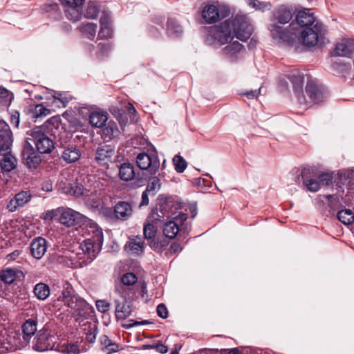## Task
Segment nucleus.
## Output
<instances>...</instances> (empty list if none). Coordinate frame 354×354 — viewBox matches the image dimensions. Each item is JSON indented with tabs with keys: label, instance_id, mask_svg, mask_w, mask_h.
<instances>
[{
	"label": "nucleus",
	"instance_id": "b1692460",
	"mask_svg": "<svg viewBox=\"0 0 354 354\" xmlns=\"http://www.w3.org/2000/svg\"><path fill=\"white\" fill-rule=\"evenodd\" d=\"M220 16L217 7L214 5L207 6L203 10V17L207 24L216 22Z\"/></svg>",
	"mask_w": 354,
	"mask_h": 354
},
{
	"label": "nucleus",
	"instance_id": "a878e982",
	"mask_svg": "<svg viewBox=\"0 0 354 354\" xmlns=\"http://www.w3.org/2000/svg\"><path fill=\"white\" fill-rule=\"evenodd\" d=\"M310 173V168H304L301 174V178L304 180V184L306 186L308 189L313 192H316L320 189L319 182L315 179L307 180V176Z\"/></svg>",
	"mask_w": 354,
	"mask_h": 354
},
{
	"label": "nucleus",
	"instance_id": "423d86ee",
	"mask_svg": "<svg viewBox=\"0 0 354 354\" xmlns=\"http://www.w3.org/2000/svg\"><path fill=\"white\" fill-rule=\"evenodd\" d=\"M28 140L34 142L37 150L40 153H50L55 148V143L40 128L30 131Z\"/></svg>",
	"mask_w": 354,
	"mask_h": 354
},
{
	"label": "nucleus",
	"instance_id": "4468645a",
	"mask_svg": "<svg viewBox=\"0 0 354 354\" xmlns=\"http://www.w3.org/2000/svg\"><path fill=\"white\" fill-rule=\"evenodd\" d=\"M306 92L310 101L308 103H319L324 98V94L322 89L313 82H308L306 86Z\"/></svg>",
	"mask_w": 354,
	"mask_h": 354
},
{
	"label": "nucleus",
	"instance_id": "1a4fd4ad",
	"mask_svg": "<svg viewBox=\"0 0 354 354\" xmlns=\"http://www.w3.org/2000/svg\"><path fill=\"white\" fill-rule=\"evenodd\" d=\"M22 156L26 165L31 169L37 168L41 162L40 156L27 140L22 151Z\"/></svg>",
	"mask_w": 354,
	"mask_h": 354
},
{
	"label": "nucleus",
	"instance_id": "4d7b16f0",
	"mask_svg": "<svg viewBox=\"0 0 354 354\" xmlns=\"http://www.w3.org/2000/svg\"><path fill=\"white\" fill-rule=\"evenodd\" d=\"M218 353L220 354H242L241 351L237 348L232 349H221L218 350Z\"/></svg>",
	"mask_w": 354,
	"mask_h": 354
},
{
	"label": "nucleus",
	"instance_id": "680f3d73",
	"mask_svg": "<svg viewBox=\"0 0 354 354\" xmlns=\"http://www.w3.org/2000/svg\"><path fill=\"white\" fill-rule=\"evenodd\" d=\"M156 351L162 354H165V353H167L168 348L166 345L163 344L161 342L158 341Z\"/></svg>",
	"mask_w": 354,
	"mask_h": 354
},
{
	"label": "nucleus",
	"instance_id": "de8ad7c7",
	"mask_svg": "<svg viewBox=\"0 0 354 354\" xmlns=\"http://www.w3.org/2000/svg\"><path fill=\"white\" fill-rule=\"evenodd\" d=\"M86 257H87V255H86L84 252H77L76 254V257H74V260H76V262L75 263V266L84 267L87 266L88 264H83V262L86 260Z\"/></svg>",
	"mask_w": 354,
	"mask_h": 354
},
{
	"label": "nucleus",
	"instance_id": "a211bd4d",
	"mask_svg": "<svg viewBox=\"0 0 354 354\" xmlns=\"http://www.w3.org/2000/svg\"><path fill=\"white\" fill-rule=\"evenodd\" d=\"M354 52V41L344 39L336 44L335 55L338 56L349 57Z\"/></svg>",
	"mask_w": 354,
	"mask_h": 354
},
{
	"label": "nucleus",
	"instance_id": "aec40b11",
	"mask_svg": "<svg viewBox=\"0 0 354 354\" xmlns=\"http://www.w3.org/2000/svg\"><path fill=\"white\" fill-rule=\"evenodd\" d=\"M145 243L142 238L136 236L130 238L129 242L125 245V249L133 254L139 255L143 252Z\"/></svg>",
	"mask_w": 354,
	"mask_h": 354
},
{
	"label": "nucleus",
	"instance_id": "c03bdc74",
	"mask_svg": "<svg viewBox=\"0 0 354 354\" xmlns=\"http://www.w3.org/2000/svg\"><path fill=\"white\" fill-rule=\"evenodd\" d=\"M243 46L237 41L230 43L227 46L224 48V51L226 54L234 55L239 52Z\"/></svg>",
	"mask_w": 354,
	"mask_h": 354
},
{
	"label": "nucleus",
	"instance_id": "e2e57ef3",
	"mask_svg": "<svg viewBox=\"0 0 354 354\" xmlns=\"http://www.w3.org/2000/svg\"><path fill=\"white\" fill-rule=\"evenodd\" d=\"M111 340L106 335H102L100 337V343L102 346V350H105L106 347L110 345Z\"/></svg>",
	"mask_w": 354,
	"mask_h": 354
},
{
	"label": "nucleus",
	"instance_id": "cd10ccee",
	"mask_svg": "<svg viewBox=\"0 0 354 354\" xmlns=\"http://www.w3.org/2000/svg\"><path fill=\"white\" fill-rule=\"evenodd\" d=\"M107 120V113L105 112H93L89 117L90 124L97 128L104 127Z\"/></svg>",
	"mask_w": 354,
	"mask_h": 354
},
{
	"label": "nucleus",
	"instance_id": "774afa93",
	"mask_svg": "<svg viewBox=\"0 0 354 354\" xmlns=\"http://www.w3.org/2000/svg\"><path fill=\"white\" fill-rule=\"evenodd\" d=\"M181 250L180 245L177 243H174L170 246V251L173 254H176Z\"/></svg>",
	"mask_w": 354,
	"mask_h": 354
},
{
	"label": "nucleus",
	"instance_id": "6e6d98bb",
	"mask_svg": "<svg viewBox=\"0 0 354 354\" xmlns=\"http://www.w3.org/2000/svg\"><path fill=\"white\" fill-rule=\"evenodd\" d=\"M129 324H127L124 325V327L125 328H127V329H129V328H131L132 327L138 326H140V325L149 324L151 323L150 322L147 321V320H144V321H142V322L129 320Z\"/></svg>",
	"mask_w": 354,
	"mask_h": 354
},
{
	"label": "nucleus",
	"instance_id": "ea45409f",
	"mask_svg": "<svg viewBox=\"0 0 354 354\" xmlns=\"http://www.w3.org/2000/svg\"><path fill=\"white\" fill-rule=\"evenodd\" d=\"M173 162L175 166V169L178 173L183 172L187 165L186 160L179 155L174 157Z\"/></svg>",
	"mask_w": 354,
	"mask_h": 354
},
{
	"label": "nucleus",
	"instance_id": "473e14b6",
	"mask_svg": "<svg viewBox=\"0 0 354 354\" xmlns=\"http://www.w3.org/2000/svg\"><path fill=\"white\" fill-rule=\"evenodd\" d=\"M34 293L39 299L44 300L50 295V288L46 284L39 283L35 286Z\"/></svg>",
	"mask_w": 354,
	"mask_h": 354
},
{
	"label": "nucleus",
	"instance_id": "4c0bfd02",
	"mask_svg": "<svg viewBox=\"0 0 354 354\" xmlns=\"http://www.w3.org/2000/svg\"><path fill=\"white\" fill-rule=\"evenodd\" d=\"M167 29L169 34L179 36L183 32L182 27L174 19H169L167 21Z\"/></svg>",
	"mask_w": 354,
	"mask_h": 354
},
{
	"label": "nucleus",
	"instance_id": "9b49d317",
	"mask_svg": "<svg viewBox=\"0 0 354 354\" xmlns=\"http://www.w3.org/2000/svg\"><path fill=\"white\" fill-rule=\"evenodd\" d=\"M32 197V194L29 190L21 191L10 200L7 205V209L9 212H14L19 207H24L29 203Z\"/></svg>",
	"mask_w": 354,
	"mask_h": 354
},
{
	"label": "nucleus",
	"instance_id": "f03ea898",
	"mask_svg": "<svg viewBox=\"0 0 354 354\" xmlns=\"http://www.w3.org/2000/svg\"><path fill=\"white\" fill-rule=\"evenodd\" d=\"M297 24H290L288 29L278 25H272L270 32L274 39L278 42H288L292 44L297 37V33L293 32L297 30L296 26L299 25L300 28H304L315 25V17L310 10L305 9L299 11L296 17Z\"/></svg>",
	"mask_w": 354,
	"mask_h": 354
},
{
	"label": "nucleus",
	"instance_id": "393cba45",
	"mask_svg": "<svg viewBox=\"0 0 354 354\" xmlns=\"http://www.w3.org/2000/svg\"><path fill=\"white\" fill-rule=\"evenodd\" d=\"M134 167L131 163H123L119 167V176L122 180L129 181L135 177Z\"/></svg>",
	"mask_w": 354,
	"mask_h": 354
},
{
	"label": "nucleus",
	"instance_id": "e433bc0d",
	"mask_svg": "<svg viewBox=\"0 0 354 354\" xmlns=\"http://www.w3.org/2000/svg\"><path fill=\"white\" fill-rule=\"evenodd\" d=\"M103 134L109 138L118 136L119 134V130L116 123L114 122H108L106 127L103 129Z\"/></svg>",
	"mask_w": 354,
	"mask_h": 354
},
{
	"label": "nucleus",
	"instance_id": "6ab92c4d",
	"mask_svg": "<svg viewBox=\"0 0 354 354\" xmlns=\"http://www.w3.org/2000/svg\"><path fill=\"white\" fill-rule=\"evenodd\" d=\"M114 212L118 219L124 221L131 216L132 207L129 203L120 201L115 205Z\"/></svg>",
	"mask_w": 354,
	"mask_h": 354
},
{
	"label": "nucleus",
	"instance_id": "69168bd1",
	"mask_svg": "<svg viewBox=\"0 0 354 354\" xmlns=\"http://www.w3.org/2000/svg\"><path fill=\"white\" fill-rule=\"evenodd\" d=\"M148 193L149 192H147L145 189V192H142V201L140 203V206L142 205H147L149 204V198H148Z\"/></svg>",
	"mask_w": 354,
	"mask_h": 354
},
{
	"label": "nucleus",
	"instance_id": "338daca9",
	"mask_svg": "<svg viewBox=\"0 0 354 354\" xmlns=\"http://www.w3.org/2000/svg\"><path fill=\"white\" fill-rule=\"evenodd\" d=\"M19 254L20 252L16 250L12 253L8 254L6 259H8V261H14L19 257Z\"/></svg>",
	"mask_w": 354,
	"mask_h": 354
},
{
	"label": "nucleus",
	"instance_id": "49530a36",
	"mask_svg": "<svg viewBox=\"0 0 354 354\" xmlns=\"http://www.w3.org/2000/svg\"><path fill=\"white\" fill-rule=\"evenodd\" d=\"M137 280L136 275L132 272L126 273L121 278L122 283L125 286H132L136 283Z\"/></svg>",
	"mask_w": 354,
	"mask_h": 354
},
{
	"label": "nucleus",
	"instance_id": "09e8293b",
	"mask_svg": "<svg viewBox=\"0 0 354 354\" xmlns=\"http://www.w3.org/2000/svg\"><path fill=\"white\" fill-rule=\"evenodd\" d=\"M261 88H259L258 90L241 91L240 92V95L242 96H246L248 99L257 98L261 93Z\"/></svg>",
	"mask_w": 354,
	"mask_h": 354
},
{
	"label": "nucleus",
	"instance_id": "c85d7f7f",
	"mask_svg": "<svg viewBox=\"0 0 354 354\" xmlns=\"http://www.w3.org/2000/svg\"><path fill=\"white\" fill-rule=\"evenodd\" d=\"M19 271L14 268H7L0 272V279L6 284H12L16 280Z\"/></svg>",
	"mask_w": 354,
	"mask_h": 354
},
{
	"label": "nucleus",
	"instance_id": "c9c22d12",
	"mask_svg": "<svg viewBox=\"0 0 354 354\" xmlns=\"http://www.w3.org/2000/svg\"><path fill=\"white\" fill-rule=\"evenodd\" d=\"M80 30L88 39H93L96 34L97 25L93 23L82 24Z\"/></svg>",
	"mask_w": 354,
	"mask_h": 354
},
{
	"label": "nucleus",
	"instance_id": "ddd939ff",
	"mask_svg": "<svg viewBox=\"0 0 354 354\" xmlns=\"http://www.w3.org/2000/svg\"><path fill=\"white\" fill-rule=\"evenodd\" d=\"M12 145V132L9 125L3 120H0V146L1 151L10 149Z\"/></svg>",
	"mask_w": 354,
	"mask_h": 354
},
{
	"label": "nucleus",
	"instance_id": "603ef678",
	"mask_svg": "<svg viewBox=\"0 0 354 354\" xmlns=\"http://www.w3.org/2000/svg\"><path fill=\"white\" fill-rule=\"evenodd\" d=\"M98 12V10L95 6H89L87 8L85 15L87 18L95 19L97 17Z\"/></svg>",
	"mask_w": 354,
	"mask_h": 354
},
{
	"label": "nucleus",
	"instance_id": "72a5a7b5",
	"mask_svg": "<svg viewBox=\"0 0 354 354\" xmlns=\"http://www.w3.org/2000/svg\"><path fill=\"white\" fill-rule=\"evenodd\" d=\"M337 218L343 224L348 225L354 221V213L349 209H345L337 213Z\"/></svg>",
	"mask_w": 354,
	"mask_h": 354
},
{
	"label": "nucleus",
	"instance_id": "7c9ffc66",
	"mask_svg": "<svg viewBox=\"0 0 354 354\" xmlns=\"http://www.w3.org/2000/svg\"><path fill=\"white\" fill-rule=\"evenodd\" d=\"M64 303L70 308L80 313L81 307L85 304V301L75 294Z\"/></svg>",
	"mask_w": 354,
	"mask_h": 354
},
{
	"label": "nucleus",
	"instance_id": "a18cd8bd",
	"mask_svg": "<svg viewBox=\"0 0 354 354\" xmlns=\"http://www.w3.org/2000/svg\"><path fill=\"white\" fill-rule=\"evenodd\" d=\"M50 113V111L42 104H37L33 109V114L36 118L44 117Z\"/></svg>",
	"mask_w": 354,
	"mask_h": 354
},
{
	"label": "nucleus",
	"instance_id": "c756f323",
	"mask_svg": "<svg viewBox=\"0 0 354 354\" xmlns=\"http://www.w3.org/2000/svg\"><path fill=\"white\" fill-rule=\"evenodd\" d=\"M332 69L336 75L346 77L350 75L351 66L350 64L345 63L335 62L333 64Z\"/></svg>",
	"mask_w": 354,
	"mask_h": 354
},
{
	"label": "nucleus",
	"instance_id": "dca6fc26",
	"mask_svg": "<svg viewBox=\"0 0 354 354\" xmlns=\"http://www.w3.org/2000/svg\"><path fill=\"white\" fill-rule=\"evenodd\" d=\"M59 189L66 194H69L75 197L83 196L86 193V189L83 185L77 182L73 183H66L61 182L59 183Z\"/></svg>",
	"mask_w": 354,
	"mask_h": 354
},
{
	"label": "nucleus",
	"instance_id": "864d4df0",
	"mask_svg": "<svg viewBox=\"0 0 354 354\" xmlns=\"http://www.w3.org/2000/svg\"><path fill=\"white\" fill-rule=\"evenodd\" d=\"M157 313L159 317L161 318L165 319L168 316L167 308L165 305L163 304H160L157 306Z\"/></svg>",
	"mask_w": 354,
	"mask_h": 354
},
{
	"label": "nucleus",
	"instance_id": "3c124183",
	"mask_svg": "<svg viewBox=\"0 0 354 354\" xmlns=\"http://www.w3.org/2000/svg\"><path fill=\"white\" fill-rule=\"evenodd\" d=\"M332 179L333 177L330 174L328 173H323L319 176L318 181L319 182L320 185L322 184L325 185H328L331 183Z\"/></svg>",
	"mask_w": 354,
	"mask_h": 354
},
{
	"label": "nucleus",
	"instance_id": "13d9d810",
	"mask_svg": "<svg viewBox=\"0 0 354 354\" xmlns=\"http://www.w3.org/2000/svg\"><path fill=\"white\" fill-rule=\"evenodd\" d=\"M106 351L107 354H111L112 353H115L119 351V346L113 342H111L110 345H109L105 349Z\"/></svg>",
	"mask_w": 354,
	"mask_h": 354
},
{
	"label": "nucleus",
	"instance_id": "58836bf2",
	"mask_svg": "<svg viewBox=\"0 0 354 354\" xmlns=\"http://www.w3.org/2000/svg\"><path fill=\"white\" fill-rule=\"evenodd\" d=\"M292 17V14L290 10L281 8L278 12L277 19L280 24H285L288 23Z\"/></svg>",
	"mask_w": 354,
	"mask_h": 354
},
{
	"label": "nucleus",
	"instance_id": "6e6552de",
	"mask_svg": "<svg viewBox=\"0 0 354 354\" xmlns=\"http://www.w3.org/2000/svg\"><path fill=\"white\" fill-rule=\"evenodd\" d=\"M288 79L292 84L293 90L299 103L301 105H307L308 100L303 92L304 75L299 71L295 70L288 75Z\"/></svg>",
	"mask_w": 354,
	"mask_h": 354
},
{
	"label": "nucleus",
	"instance_id": "2f4dec72",
	"mask_svg": "<svg viewBox=\"0 0 354 354\" xmlns=\"http://www.w3.org/2000/svg\"><path fill=\"white\" fill-rule=\"evenodd\" d=\"M65 12L66 17L73 21H77L81 19L82 15V6H80L78 8L67 7L65 8Z\"/></svg>",
	"mask_w": 354,
	"mask_h": 354
},
{
	"label": "nucleus",
	"instance_id": "7ed1b4c3",
	"mask_svg": "<svg viewBox=\"0 0 354 354\" xmlns=\"http://www.w3.org/2000/svg\"><path fill=\"white\" fill-rule=\"evenodd\" d=\"M172 207L173 204L166 203L165 205L160 209L162 215L158 214L159 216H165L167 219L171 218V220L165 222L162 229L163 234L169 239H174L176 237L180 230V225H182L187 218L185 214L180 212L176 214V213L170 212Z\"/></svg>",
	"mask_w": 354,
	"mask_h": 354
},
{
	"label": "nucleus",
	"instance_id": "2eb2a0df",
	"mask_svg": "<svg viewBox=\"0 0 354 354\" xmlns=\"http://www.w3.org/2000/svg\"><path fill=\"white\" fill-rule=\"evenodd\" d=\"M47 250V241L42 237H37L32 240L30 244L32 256L37 259H41Z\"/></svg>",
	"mask_w": 354,
	"mask_h": 354
},
{
	"label": "nucleus",
	"instance_id": "bf43d9fd",
	"mask_svg": "<svg viewBox=\"0 0 354 354\" xmlns=\"http://www.w3.org/2000/svg\"><path fill=\"white\" fill-rule=\"evenodd\" d=\"M19 113L18 111H15L12 115L10 118V122L12 124L15 125L16 127H18L19 124Z\"/></svg>",
	"mask_w": 354,
	"mask_h": 354
},
{
	"label": "nucleus",
	"instance_id": "20e7f679",
	"mask_svg": "<svg viewBox=\"0 0 354 354\" xmlns=\"http://www.w3.org/2000/svg\"><path fill=\"white\" fill-rule=\"evenodd\" d=\"M93 235L91 238L84 240L80 245V250L84 252L87 257L83 264L90 263L97 255L103 243V234L102 230L96 225L91 226Z\"/></svg>",
	"mask_w": 354,
	"mask_h": 354
},
{
	"label": "nucleus",
	"instance_id": "39448f33",
	"mask_svg": "<svg viewBox=\"0 0 354 354\" xmlns=\"http://www.w3.org/2000/svg\"><path fill=\"white\" fill-rule=\"evenodd\" d=\"M324 27L322 24L316 22L315 25L302 28L301 30H295L300 34L301 42L306 46H315L322 39L324 35Z\"/></svg>",
	"mask_w": 354,
	"mask_h": 354
},
{
	"label": "nucleus",
	"instance_id": "0e129e2a",
	"mask_svg": "<svg viewBox=\"0 0 354 354\" xmlns=\"http://www.w3.org/2000/svg\"><path fill=\"white\" fill-rule=\"evenodd\" d=\"M58 214L57 209V210H50L48 211L45 213V216L44 218L45 220H53L55 216H56Z\"/></svg>",
	"mask_w": 354,
	"mask_h": 354
},
{
	"label": "nucleus",
	"instance_id": "8fccbe9b",
	"mask_svg": "<svg viewBox=\"0 0 354 354\" xmlns=\"http://www.w3.org/2000/svg\"><path fill=\"white\" fill-rule=\"evenodd\" d=\"M62 3L65 8L73 6L78 8L80 6H83L84 0H62Z\"/></svg>",
	"mask_w": 354,
	"mask_h": 354
},
{
	"label": "nucleus",
	"instance_id": "4be33fe9",
	"mask_svg": "<svg viewBox=\"0 0 354 354\" xmlns=\"http://www.w3.org/2000/svg\"><path fill=\"white\" fill-rule=\"evenodd\" d=\"M101 28L99 32V37L101 39H107L111 37V21L109 15L105 14L100 18Z\"/></svg>",
	"mask_w": 354,
	"mask_h": 354
},
{
	"label": "nucleus",
	"instance_id": "79ce46f5",
	"mask_svg": "<svg viewBox=\"0 0 354 354\" xmlns=\"http://www.w3.org/2000/svg\"><path fill=\"white\" fill-rule=\"evenodd\" d=\"M97 47L98 50L97 51L96 55L100 58L107 56L111 50V46L109 43L100 42L98 44Z\"/></svg>",
	"mask_w": 354,
	"mask_h": 354
},
{
	"label": "nucleus",
	"instance_id": "a19ab883",
	"mask_svg": "<svg viewBox=\"0 0 354 354\" xmlns=\"http://www.w3.org/2000/svg\"><path fill=\"white\" fill-rule=\"evenodd\" d=\"M160 187V179L157 176H152L149 180V183L146 188L147 192L149 193L155 194L157 189Z\"/></svg>",
	"mask_w": 354,
	"mask_h": 354
},
{
	"label": "nucleus",
	"instance_id": "f704fd0d",
	"mask_svg": "<svg viewBox=\"0 0 354 354\" xmlns=\"http://www.w3.org/2000/svg\"><path fill=\"white\" fill-rule=\"evenodd\" d=\"M129 306L125 304L116 301L115 315L118 319H124L130 315Z\"/></svg>",
	"mask_w": 354,
	"mask_h": 354
},
{
	"label": "nucleus",
	"instance_id": "052dcab7",
	"mask_svg": "<svg viewBox=\"0 0 354 354\" xmlns=\"http://www.w3.org/2000/svg\"><path fill=\"white\" fill-rule=\"evenodd\" d=\"M218 349L216 348H202L199 350L196 354H218Z\"/></svg>",
	"mask_w": 354,
	"mask_h": 354
},
{
	"label": "nucleus",
	"instance_id": "0eeeda50",
	"mask_svg": "<svg viewBox=\"0 0 354 354\" xmlns=\"http://www.w3.org/2000/svg\"><path fill=\"white\" fill-rule=\"evenodd\" d=\"M57 212L59 214V222L67 227H71L79 224L85 218V217L82 214L71 208H58Z\"/></svg>",
	"mask_w": 354,
	"mask_h": 354
},
{
	"label": "nucleus",
	"instance_id": "bb28decb",
	"mask_svg": "<svg viewBox=\"0 0 354 354\" xmlns=\"http://www.w3.org/2000/svg\"><path fill=\"white\" fill-rule=\"evenodd\" d=\"M81 157V153L76 147H68L62 152V158L67 163H73L77 161Z\"/></svg>",
	"mask_w": 354,
	"mask_h": 354
},
{
	"label": "nucleus",
	"instance_id": "f8f14e48",
	"mask_svg": "<svg viewBox=\"0 0 354 354\" xmlns=\"http://www.w3.org/2000/svg\"><path fill=\"white\" fill-rule=\"evenodd\" d=\"M115 150L109 145L98 147L95 152V160L100 165H106L112 162Z\"/></svg>",
	"mask_w": 354,
	"mask_h": 354
},
{
	"label": "nucleus",
	"instance_id": "5701e85b",
	"mask_svg": "<svg viewBox=\"0 0 354 354\" xmlns=\"http://www.w3.org/2000/svg\"><path fill=\"white\" fill-rule=\"evenodd\" d=\"M37 322L34 319H27L22 325V331L24 333V339L28 343L29 339L33 336L37 331Z\"/></svg>",
	"mask_w": 354,
	"mask_h": 354
},
{
	"label": "nucleus",
	"instance_id": "37998d69",
	"mask_svg": "<svg viewBox=\"0 0 354 354\" xmlns=\"http://www.w3.org/2000/svg\"><path fill=\"white\" fill-rule=\"evenodd\" d=\"M74 295L75 292L73 288L70 283L66 282L64 285V290H62V295L59 296V299H61L64 302Z\"/></svg>",
	"mask_w": 354,
	"mask_h": 354
},
{
	"label": "nucleus",
	"instance_id": "412c9836",
	"mask_svg": "<svg viewBox=\"0 0 354 354\" xmlns=\"http://www.w3.org/2000/svg\"><path fill=\"white\" fill-rule=\"evenodd\" d=\"M52 104L58 108L66 107L72 100V96L67 93L60 91H53Z\"/></svg>",
	"mask_w": 354,
	"mask_h": 354
},
{
	"label": "nucleus",
	"instance_id": "f257e3e1",
	"mask_svg": "<svg viewBox=\"0 0 354 354\" xmlns=\"http://www.w3.org/2000/svg\"><path fill=\"white\" fill-rule=\"evenodd\" d=\"M252 28L245 15H237L214 27L210 33L219 45L231 42L234 37L245 41L252 35Z\"/></svg>",
	"mask_w": 354,
	"mask_h": 354
},
{
	"label": "nucleus",
	"instance_id": "5fc2aeb1",
	"mask_svg": "<svg viewBox=\"0 0 354 354\" xmlns=\"http://www.w3.org/2000/svg\"><path fill=\"white\" fill-rule=\"evenodd\" d=\"M96 307L99 311L105 313L109 310L110 305L105 301L100 300L96 302Z\"/></svg>",
	"mask_w": 354,
	"mask_h": 354
},
{
	"label": "nucleus",
	"instance_id": "9d476101",
	"mask_svg": "<svg viewBox=\"0 0 354 354\" xmlns=\"http://www.w3.org/2000/svg\"><path fill=\"white\" fill-rule=\"evenodd\" d=\"M136 163L138 167L142 170H148L150 174H155L159 169V162L154 159L147 153H140L137 156Z\"/></svg>",
	"mask_w": 354,
	"mask_h": 354
},
{
	"label": "nucleus",
	"instance_id": "f3484780",
	"mask_svg": "<svg viewBox=\"0 0 354 354\" xmlns=\"http://www.w3.org/2000/svg\"><path fill=\"white\" fill-rule=\"evenodd\" d=\"M143 234L145 239L147 240L150 248L153 250H158V248L159 247V243L156 240V236L157 234L156 227L150 223H145Z\"/></svg>",
	"mask_w": 354,
	"mask_h": 354
}]
</instances>
